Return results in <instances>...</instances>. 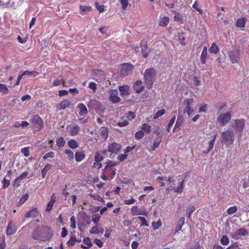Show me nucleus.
<instances>
[{"label": "nucleus", "mask_w": 249, "mask_h": 249, "mask_svg": "<svg viewBox=\"0 0 249 249\" xmlns=\"http://www.w3.org/2000/svg\"><path fill=\"white\" fill-rule=\"evenodd\" d=\"M236 25L238 27H244L245 26V19L243 18L238 19Z\"/></svg>", "instance_id": "49530a36"}, {"label": "nucleus", "mask_w": 249, "mask_h": 249, "mask_svg": "<svg viewBox=\"0 0 249 249\" xmlns=\"http://www.w3.org/2000/svg\"><path fill=\"white\" fill-rule=\"evenodd\" d=\"M70 129L69 131V135L71 136H75L77 135L80 131V127L75 124L70 127Z\"/></svg>", "instance_id": "6ab92c4d"}, {"label": "nucleus", "mask_w": 249, "mask_h": 249, "mask_svg": "<svg viewBox=\"0 0 249 249\" xmlns=\"http://www.w3.org/2000/svg\"><path fill=\"white\" fill-rule=\"evenodd\" d=\"M69 146L71 149H76L78 147V143L74 140H71L68 142Z\"/></svg>", "instance_id": "c9c22d12"}, {"label": "nucleus", "mask_w": 249, "mask_h": 249, "mask_svg": "<svg viewBox=\"0 0 249 249\" xmlns=\"http://www.w3.org/2000/svg\"><path fill=\"white\" fill-rule=\"evenodd\" d=\"M108 129L106 127H102L100 128V135L102 138L107 139L108 137Z\"/></svg>", "instance_id": "2f4dec72"}, {"label": "nucleus", "mask_w": 249, "mask_h": 249, "mask_svg": "<svg viewBox=\"0 0 249 249\" xmlns=\"http://www.w3.org/2000/svg\"><path fill=\"white\" fill-rule=\"evenodd\" d=\"M76 241L75 235H72L71 236L69 240L67 242V244L69 247H72L75 244Z\"/></svg>", "instance_id": "473e14b6"}, {"label": "nucleus", "mask_w": 249, "mask_h": 249, "mask_svg": "<svg viewBox=\"0 0 249 249\" xmlns=\"http://www.w3.org/2000/svg\"><path fill=\"white\" fill-rule=\"evenodd\" d=\"M220 243L223 245H228L229 243V239L227 235H224L220 239Z\"/></svg>", "instance_id": "a18cd8bd"}, {"label": "nucleus", "mask_w": 249, "mask_h": 249, "mask_svg": "<svg viewBox=\"0 0 249 249\" xmlns=\"http://www.w3.org/2000/svg\"><path fill=\"white\" fill-rule=\"evenodd\" d=\"M79 8L81 12L90 11L91 9V7L89 6L80 5Z\"/></svg>", "instance_id": "680f3d73"}, {"label": "nucleus", "mask_w": 249, "mask_h": 249, "mask_svg": "<svg viewBox=\"0 0 249 249\" xmlns=\"http://www.w3.org/2000/svg\"><path fill=\"white\" fill-rule=\"evenodd\" d=\"M101 216L99 214H95L92 215V221L95 224H97L100 220Z\"/></svg>", "instance_id": "338daca9"}, {"label": "nucleus", "mask_w": 249, "mask_h": 249, "mask_svg": "<svg viewBox=\"0 0 249 249\" xmlns=\"http://www.w3.org/2000/svg\"><path fill=\"white\" fill-rule=\"evenodd\" d=\"M71 106V102L67 99L63 100L60 103H59L56 107L58 110H64L66 108L70 107Z\"/></svg>", "instance_id": "2eb2a0df"}, {"label": "nucleus", "mask_w": 249, "mask_h": 249, "mask_svg": "<svg viewBox=\"0 0 249 249\" xmlns=\"http://www.w3.org/2000/svg\"><path fill=\"white\" fill-rule=\"evenodd\" d=\"M226 249H241L239 246L238 242H235L231 245L229 247Z\"/></svg>", "instance_id": "e2e57ef3"}, {"label": "nucleus", "mask_w": 249, "mask_h": 249, "mask_svg": "<svg viewBox=\"0 0 249 249\" xmlns=\"http://www.w3.org/2000/svg\"><path fill=\"white\" fill-rule=\"evenodd\" d=\"M83 243L80 245V247L83 249H89L93 245L89 237L85 238L83 240Z\"/></svg>", "instance_id": "a211bd4d"}, {"label": "nucleus", "mask_w": 249, "mask_h": 249, "mask_svg": "<svg viewBox=\"0 0 249 249\" xmlns=\"http://www.w3.org/2000/svg\"><path fill=\"white\" fill-rule=\"evenodd\" d=\"M133 88L137 93H141L144 89L141 80L136 81L133 84Z\"/></svg>", "instance_id": "dca6fc26"}, {"label": "nucleus", "mask_w": 249, "mask_h": 249, "mask_svg": "<svg viewBox=\"0 0 249 249\" xmlns=\"http://www.w3.org/2000/svg\"><path fill=\"white\" fill-rule=\"evenodd\" d=\"M222 142L227 144H232L234 142V133L230 129L223 131L221 134Z\"/></svg>", "instance_id": "20e7f679"}, {"label": "nucleus", "mask_w": 249, "mask_h": 249, "mask_svg": "<svg viewBox=\"0 0 249 249\" xmlns=\"http://www.w3.org/2000/svg\"><path fill=\"white\" fill-rule=\"evenodd\" d=\"M161 226V222L160 220H158V222H153L152 223V226L154 231L159 229Z\"/></svg>", "instance_id": "3c124183"}, {"label": "nucleus", "mask_w": 249, "mask_h": 249, "mask_svg": "<svg viewBox=\"0 0 249 249\" xmlns=\"http://www.w3.org/2000/svg\"><path fill=\"white\" fill-rule=\"evenodd\" d=\"M216 136H217L216 135H214L213 136V138L212 140H211L209 142V143H208V144H209L208 149L207 151L206 152V153H209L213 148V145H214L215 141L216 138Z\"/></svg>", "instance_id": "4c0bfd02"}, {"label": "nucleus", "mask_w": 249, "mask_h": 249, "mask_svg": "<svg viewBox=\"0 0 249 249\" xmlns=\"http://www.w3.org/2000/svg\"><path fill=\"white\" fill-rule=\"evenodd\" d=\"M184 34L185 33L183 32H181L178 34V36L180 41V43L183 46L186 45L185 37L183 36Z\"/></svg>", "instance_id": "f704fd0d"}, {"label": "nucleus", "mask_w": 249, "mask_h": 249, "mask_svg": "<svg viewBox=\"0 0 249 249\" xmlns=\"http://www.w3.org/2000/svg\"><path fill=\"white\" fill-rule=\"evenodd\" d=\"M8 89L5 85L0 84V92H2L4 94H6L8 93Z\"/></svg>", "instance_id": "603ef678"}, {"label": "nucleus", "mask_w": 249, "mask_h": 249, "mask_svg": "<svg viewBox=\"0 0 249 249\" xmlns=\"http://www.w3.org/2000/svg\"><path fill=\"white\" fill-rule=\"evenodd\" d=\"M131 213L133 216L143 215L147 216L148 212L145 210H140L137 206H133L131 209Z\"/></svg>", "instance_id": "4468645a"}, {"label": "nucleus", "mask_w": 249, "mask_h": 249, "mask_svg": "<svg viewBox=\"0 0 249 249\" xmlns=\"http://www.w3.org/2000/svg\"><path fill=\"white\" fill-rule=\"evenodd\" d=\"M183 104L186 107L184 112L187 113L188 116L190 117L194 114V100L192 98L186 99L183 101Z\"/></svg>", "instance_id": "0eeeda50"}, {"label": "nucleus", "mask_w": 249, "mask_h": 249, "mask_svg": "<svg viewBox=\"0 0 249 249\" xmlns=\"http://www.w3.org/2000/svg\"><path fill=\"white\" fill-rule=\"evenodd\" d=\"M135 117V114L132 111H129L126 116V118L128 120V121H132Z\"/></svg>", "instance_id": "052dcab7"}, {"label": "nucleus", "mask_w": 249, "mask_h": 249, "mask_svg": "<svg viewBox=\"0 0 249 249\" xmlns=\"http://www.w3.org/2000/svg\"><path fill=\"white\" fill-rule=\"evenodd\" d=\"M161 142V140L160 139H157L156 141H155L153 145L151 147V150L152 151H155L157 147H158L160 146V142Z\"/></svg>", "instance_id": "8fccbe9b"}, {"label": "nucleus", "mask_w": 249, "mask_h": 249, "mask_svg": "<svg viewBox=\"0 0 249 249\" xmlns=\"http://www.w3.org/2000/svg\"><path fill=\"white\" fill-rule=\"evenodd\" d=\"M104 159L103 156L101 154V152H96L95 155V160L97 162L101 161Z\"/></svg>", "instance_id": "de8ad7c7"}, {"label": "nucleus", "mask_w": 249, "mask_h": 249, "mask_svg": "<svg viewBox=\"0 0 249 249\" xmlns=\"http://www.w3.org/2000/svg\"><path fill=\"white\" fill-rule=\"evenodd\" d=\"M64 153L67 156L68 159L71 160L74 158L73 153L72 151L69 149H65L64 150Z\"/></svg>", "instance_id": "ea45409f"}, {"label": "nucleus", "mask_w": 249, "mask_h": 249, "mask_svg": "<svg viewBox=\"0 0 249 249\" xmlns=\"http://www.w3.org/2000/svg\"><path fill=\"white\" fill-rule=\"evenodd\" d=\"M104 231V229L102 227H99L97 226H94L89 231V232L91 234H97L103 233Z\"/></svg>", "instance_id": "b1692460"}, {"label": "nucleus", "mask_w": 249, "mask_h": 249, "mask_svg": "<svg viewBox=\"0 0 249 249\" xmlns=\"http://www.w3.org/2000/svg\"><path fill=\"white\" fill-rule=\"evenodd\" d=\"M209 51L210 53L216 54L219 52V48L215 43H213Z\"/></svg>", "instance_id": "bb28decb"}, {"label": "nucleus", "mask_w": 249, "mask_h": 249, "mask_svg": "<svg viewBox=\"0 0 249 249\" xmlns=\"http://www.w3.org/2000/svg\"><path fill=\"white\" fill-rule=\"evenodd\" d=\"M234 124L232 126L236 132H238V136L240 137L242 135L245 126V120L244 119L234 120Z\"/></svg>", "instance_id": "39448f33"}, {"label": "nucleus", "mask_w": 249, "mask_h": 249, "mask_svg": "<svg viewBox=\"0 0 249 249\" xmlns=\"http://www.w3.org/2000/svg\"><path fill=\"white\" fill-rule=\"evenodd\" d=\"M238 210L237 207L235 206L230 207L227 211L228 214L231 215L235 213Z\"/></svg>", "instance_id": "09e8293b"}, {"label": "nucleus", "mask_w": 249, "mask_h": 249, "mask_svg": "<svg viewBox=\"0 0 249 249\" xmlns=\"http://www.w3.org/2000/svg\"><path fill=\"white\" fill-rule=\"evenodd\" d=\"M172 12L176 14L174 16V20L175 21L180 22L182 23L183 22V18L182 16L178 12L176 11H173Z\"/></svg>", "instance_id": "e433bc0d"}, {"label": "nucleus", "mask_w": 249, "mask_h": 249, "mask_svg": "<svg viewBox=\"0 0 249 249\" xmlns=\"http://www.w3.org/2000/svg\"><path fill=\"white\" fill-rule=\"evenodd\" d=\"M240 53L238 50H233L228 53V56L233 64L237 63L240 58Z\"/></svg>", "instance_id": "9d476101"}, {"label": "nucleus", "mask_w": 249, "mask_h": 249, "mask_svg": "<svg viewBox=\"0 0 249 249\" xmlns=\"http://www.w3.org/2000/svg\"><path fill=\"white\" fill-rule=\"evenodd\" d=\"M28 175V172L27 171L24 172L18 177L15 179V182L18 181V182H20L22 179L27 177Z\"/></svg>", "instance_id": "c03bdc74"}, {"label": "nucleus", "mask_w": 249, "mask_h": 249, "mask_svg": "<svg viewBox=\"0 0 249 249\" xmlns=\"http://www.w3.org/2000/svg\"><path fill=\"white\" fill-rule=\"evenodd\" d=\"M54 157V153L52 151H50V152L47 153V154H46L43 157V159L45 160L49 158H53Z\"/></svg>", "instance_id": "0e129e2a"}, {"label": "nucleus", "mask_w": 249, "mask_h": 249, "mask_svg": "<svg viewBox=\"0 0 249 249\" xmlns=\"http://www.w3.org/2000/svg\"><path fill=\"white\" fill-rule=\"evenodd\" d=\"M165 113V110L164 109H161L158 111L156 113L155 115L154 116L153 118L154 119H156L159 118L160 117L162 116Z\"/></svg>", "instance_id": "864d4df0"}, {"label": "nucleus", "mask_w": 249, "mask_h": 249, "mask_svg": "<svg viewBox=\"0 0 249 249\" xmlns=\"http://www.w3.org/2000/svg\"><path fill=\"white\" fill-rule=\"evenodd\" d=\"M39 213L37 208H35L25 213V218H35L37 217Z\"/></svg>", "instance_id": "f3484780"}, {"label": "nucleus", "mask_w": 249, "mask_h": 249, "mask_svg": "<svg viewBox=\"0 0 249 249\" xmlns=\"http://www.w3.org/2000/svg\"><path fill=\"white\" fill-rule=\"evenodd\" d=\"M51 165L50 164H47L46 165H45V167L41 171L42 178H44L46 177L47 172L51 169Z\"/></svg>", "instance_id": "72a5a7b5"}, {"label": "nucleus", "mask_w": 249, "mask_h": 249, "mask_svg": "<svg viewBox=\"0 0 249 249\" xmlns=\"http://www.w3.org/2000/svg\"><path fill=\"white\" fill-rule=\"evenodd\" d=\"M12 222L11 221H10L8 223V225L7 228L6 230V233L7 235H12V234L15 233L17 231V229L15 228H12Z\"/></svg>", "instance_id": "a878e982"}, {"label": "nucleus", "mask_w": 249, "mask_h": 249, "mask_svg": "<svg viewBox=\"0 0 249 249\" xmlns=\"http://www.w3.org/2000/svg\"><path fill=\"white\" fill-rule=\"evenodd\" d=\"M117 163L115 162V161H112V160H108L106 162V169H107V168H111L112 167H113L114 166L117 165Z\"/></svg>", "instance_id": "79ce46f5"}, {"label": "nucleus", "mask_w": 249, "mask_h": 249, "mask_svg": "<svg viewBox=\"0 0 249 249\" xmlns=\"http://www.w3.org/2000/svg\"><path fill=\"white\" fill-rule=\"evenodd\" d=\"M77 108L80 110L79 114L81 116L86 115L88 112L86 106L83 103L79 104Z\"/></svg>", "instance_id": "412c9836"}, {"label": "nucleus", "mask_w": 249, "mask_h": 249, "mask_svg": "<svg viewBox=\"0 0 249 249\" xmlns=\"http://www.w3.org/2000/svg\"><path fill=\"white\" fill-rule=\"evenodd\" d=\"M169 22V18L167 16H164L161 18L159 25L162 27H166Z\"/></svg>", "instance_id": "cd10ccee"}, {"label": "nucleus", "mask_w": 249, "mask_h": 249, "mask_svg": "<svg viewBox=\"0 0 249 249\" xmlns=\"http://www.w3.org/2000/svg\"><path fill=\"white\" fill-rule=\"evenodd\" d=\"M28 194H26L25 195H24L23 196V197H22L19 200V201L18 202V205L20 206L22 204H23L28 198Z\"/></svg>", "instance_id": "4d7b16f0"}, {"label": "nucleus", "mask_w": 249, "mask_h": 249, "mask_svg": "<svg viewBox=\"0 0 249 249\" xmlns=\"http://www.w3.org/2000/svg\"><path fill=\"white\" fill-rule=\"evenodd\" d=\"M144 132L142 130L137 131L135 135V137L137 140H140L144 136Z\"/></svg>", "instance_id": "5fc2aeb1"}, {"label": "nucleus", "mask_w": 249, "mask_h": 249, "mask_svg": "<svg viewBox=\"0 0 249 249\" xmlns=\"http://www.w3.org/2000/svg\"><path fill=\"white\" fill-rule=\"evenodd\" d=\"M119 89L120 92L121 96H127L129 94V87L127 85L120 86Z\"/></svg>", "instance_id": "aec40b11"}, {"label": "nucleus", "mask_w": 249, "mask_h": 249, "mask_svg": "<svg viewBox=\"0 0 249 249\" xmlns=\"http://www.w3.org/2000/svg\"><path fill=\"white\" fill-rule=\"evenodd\" d=\"M120 2L122 5V8L123 10L126 9L128 4V0H120Z\"/></svg>", "instance_id": "69168bd1"}, {"label": "nucleus", "mask_w": 249, "mask_h": 249, "mask_svg": "<svg viewBox=\"0 0 249 249\" xmlns=\"http://www.w3.org/2000/svg\"><path fill=\"white\" fill-rule=\"evenodd\" d=\"M53 235V231L49 226H38L33 231L32 237L35 240L46 241L50 240Z\"/></svg>", "instance_id": "f257e3e1"}, {"label": "nucleus", "mask_w": 249, "mask_h": 249, "mask_svg": "<svg viewBox=\"0 0 249 249\" xmlns=\"http://www.w3.org/2000/svg\"><path fill=\"white\" fill-rule=\"evenodd\" d=\"M185 223V218L184 217H181L178 220L176 228L175 233L178 232V231L181 230L183 226L184 225Z\"/></svg>", "instance_id": "4be33fe9"}, {"label": "nucleus", "mask_w": 249, "mask_h": 249, "mask_svg": "<svg viewBox=\"0 0 249 249\" xmlns=\"http://www.w3.org/2000/svg\"><path fill=\"white\" fill-rule=\"evenodd\" d=\"M156 76V72L154 69H146L144 73L143 79L147 89H151L153 85Z\"/></svg>", "instance_id": "f03ea898"}, {"label": "nucleus", "mask_w": 249, "mask_h": 249, "mask_svg": "<svg viewBox=\"0 0 249 249\" xmlns=\"http://www.w3.org/2000/svg\"><path fill=\"white\" fill-rule=\"evenodd\" d=\"M70 221H71V228L72 229L76 228V222H75V217L74 216H72L70 218Z\"/></svg>", "instance_id": "774afa93"}, {"label": "nucleus", "mask_w": 249, "mask_h": 249, "mask_svg": "<svg viewBox=\"0 0 249 249\" xmlns=\"http://www.w3.org/2000/svg\"><path fill=\"white\" fill-rule=\"evenodd\" d=\"M141 129L144 131L146 133H149L151 130V126L149 124L144 123L142 124Z\"/></svg>", "instance_id": "58836bf2"}, {"label": "nucleus", "mask_w": 249, "mask_h": 249, "mask_svg": "<svg viewBox=\"0 0 249 249\" xmlns=\"http://www.w3.org/2000/svg\"><path fill=\"white\" fill-rule=\"evenodd\" d=\"M122 148V145L116 142H113L108 144L107 151L112 154H117Z\"/></svg>", "instance_id": "1a4fd4ad"}, {"label": "nucleus", "mask_w": 249, "mask_h": 249, "mask_svg": "<svg viewBox=\"0 0 249 249\" xmlns=\"http://www.w3.org/2000/svg\"><path fill=\"white\" fill-rule=\"evenodd\" d=\"M85 158V155L83 152L78 151L76 152L75 154V158L76 161L79 162L84 160Z\"/></svg>", "instance_id": "c756f323"}, {"label": "nucleus", "mask_w": 249, "mask_h": 249, "mask_svg": "<svg viewBox=\"0 0 249 249\" xmlns=\"http://www.w3.org/2000/svg\"><path fill=\"white\" fill-rule=\"evenodd\" d=\"M248 234L247 230L243 228L239 229L235 231L233 233L232 237L236 239L240 238L242 236H244Z\"/></svg>", "instance_id": "ddd939ff"}, {"label": "nucleus", "mask_w": 249, "mask_h": 249, "mask_svg": "<svg viewBox=\"0 0 249 249\" xmlns=\"http://www.w3.org/2000/svg\"><path fill=\"white\" fill-rule=\"evenodd\" d=\"M31 123L36 131H38L44 127L43 121L38 115H34L31 118Z\"/></svg>", "instance_id": "7ed1b4c3"}, {"label": "nucleus", "mask_w": 249, "mask_h": 249, "mask_svg": "<svg viewBox=\"0 0 249 249\" xmlns=\"http://www.w3.org/2000/svg\"><path fill=\"white\" fill-rule=\"evenodd\" d=\"M207 48L205 46L203 48L200 57V62L201 64H205L206 63V60L207 57Z\"/></svg>", "instance_id": "5701e85b"}, {"label": "nucleus", "mask_w": 249, "mask_h": 249, "mask_svg": "<svg viewBox=\"0 0 249 249\" xmlns=\"http://www.w3.org/2000/svg\"><path fill=\"white\" fill-rule=\"evenodd\" d=\"M120 75L125 77L132 72L134 69V66L130 63H124L120 65Z\"/></svg>", "instance_id": "423d86ee"}, {"label": "nucleus", "mask_w": 249, "mask_h": 249, "mask_svg": "<svg viewBox=\"0 0 249 249\" xmlns=\"http://www.w3.org/2000/svg\"><path fill=\"white\" fill-rule=\"evenodd\" d=\"M21 153L24 155V156L26 157H28L30 155V150L29 147H24L21 149Z\"/></svg>", "instance_id": "13d9d810"}, {"label": "nucleus", "mask_w": 249, "mask_h": 249, "mask_svg": "<svg viewBox=\"0 0 249 249\" xmlns=\"http://www.w3.org/2000/svg\"><path fill=\"white\" fill-rule=\"evenodd\" d=\"M23 76L25 75H33L34 77H35L39 74V73L37 71H25L22 73Z\"/></svg>", "instance_id": "37998d69"}, {"label": "nucleus", "mask_w": 249, "mask_h": 249, "mask_svg": "<svg viewBox=\"0 0 249 249\" xmlns=\"http://www.w3.org/2000/svg\"><path fill=\"white\" fill-rule=\"evenodd\" d=\"M1 6H2V8H9V7H14L15 6V3L14 2L11 1V0H9L7 2L3 3L1 4Z\"/></svg>", "instance_id": "a19ab883"}, {"label": "nucleus", "mask_w": 249, "mask_h": 249, "mask_svg": "<svg viewBox=\"0 0 249 249\" xmlns=\"http://www.w3.org/2000/svg\"><path fill=\"white\" fill-rule=\"evenodd\" d=\"M184 180L182 179L181 181L180 182L179 185L177 187L173 188V190L174 191V192L177 193H182L184 187Z\"/></svg>", "instance_id": "c85d7f7f"}, {"label": "nucleus", "mask_w": 249, "mask_h": 249, "mask_svg": "<svg viewBox=\"0 0 249 249\" xmlns=\"http://www.w3.org/2000/svg\"><path fill=\"white\" fill-rule=\"evenodd\" d=\"M118 92L117 89H111L109 91V99L113 103L120 102L121 99L118 96Z\"/></svg>", "instance_id": "f8f14e48"}, {"label": "nucleus", "mask_w": 249, "mask_h": 249, "mask_svg": "<svg viewBox=\"0 0 249 249\" xmlns=\"http://www.w3.org/2000/svg\"><path fill=\"white\" fill-rule=\"evenodd\" d=\"M87 106L89 108L93 109L96 111H100L102 109V104L95 99L89 100Z\"/></svg>", "instance_id": "9b49d317"}, {"label": "nucleus", "mask_w": 249, "mask_h": 249, "mask_svg": "<svg viewBox=\"0 0 249 249\" xmlns=\"http://www.w3.org/2000/svg\"><path fill=\"white\" fill-rule=\"evenodd\" d=\"M183 123V118L181 116H179L177 118V120L176 122L174 129L177 128L180 129V127L182 125Z\"/></svg>", "instance_id": "7c9ffc66"}, {"label": "nucleus", "mask_w": 249, "mask_h": 249, "mask_svg": "<svg viewBox=\"0 0 249 249\" xmlns=\"http://www.w3.org/2000/svg\"><path fill=\"white\" fill-rule=\"evenodd\" d=\"M2 183L3 184L2 188L4 189L9 187L10 184V181L9 179H6L5 178H4Z\"/></svg>", "instance_id": "bf43d9fd"}, {"label": "nucleus", "mask_w": 249, "mask_h": 249, "mask_svg": "<svg viewBox=\"0 0 249 249\" xmlns=\"http://www.w3.org/2000/svg\"><path fill=\"white\" fill-rule=\"evenodd\" d=\"M65 143L66 142L62 137L59 136L57 138L56 140V145L59 148V149H61L64 147Z\"/></svg>", "instance_id": "393cba45"}, {"label": "nucleus", "mask_w": 249, "mask_h": 249, "mask_svg": "<svg viewBox=\"0 0 249 249\" xmlns=\"http://www.w3.org/2000/svg\"><path fill=\"white\" fill-rule=\"evenodd\" d=\"M231 114L230 112L221 113L217 117V121L221 126L226 125L231 119Z\"/></svg>", "instance_id": "6e6552de"}, {"label": "nucleus", "mask_w": 249, "mask_h": 249, "mask_svg": "<svg viewBox=\"0 0 249 249\" xmlns=\"http://www.w3.org/2000/svg\"><path fill=\"white\" fill-rule=\"evenodd\" d=\"M138 219L141 221V226H146L148 227L149 225L147 222L146 219L142 216H139Z\"/></svg>", "instance_id": "6e6d98bb"}]
</instances>
